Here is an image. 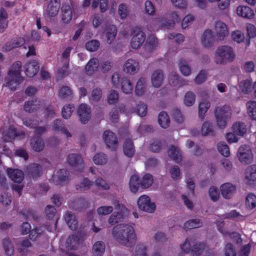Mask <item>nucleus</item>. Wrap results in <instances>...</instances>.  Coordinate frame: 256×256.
I'll list each match as a JSON object with an SVG mask.
<instances>
[{
    "mask_svg": "<svg viewBox=\"0 0 256 256\" xmlns=\"http://www.w3.org/2000/svg\"><path fill=\"white\" fill-rule=\"evenodd\" d=\"M108 4V0H93L92 6L95 8L99 5L100 12H104L107 10Z\"/></svg>",
    "mask_w": 256,
    "mask_h": 256,
    "instance_id": "nucleus-50",
    "label": "nucleus"
},
{
    "mask_svg": "<svg viewBox=\"0 0 256 256\" xmlns=\"http://www.w3.org/2000/svg\"><path fill=\"white\" fill-rule=\"evenodd\" d=\"M30 146L35 152H40L44 148V142L40 136L34 134L30 140Z\"/></svg>",
    "mask_w": 256,
    "mask_h": 256,
    "instance_id": "nucleus-15",
    "label": "nucleus"
},
{
    "mask_svg": "<svg viewBox=\"0 0 256 256\" xmlns=\"http://www.w3.org/2000/svg\"><path fill=\"white\" fill-rule=\"evenodd\" d=\"M80 238L76 234H72L66 240V247L68 250H76L79 245Z\"/></svg>",
    "mask_w": 256,
    "mask_h": 256,
    "instance_id": "nucleus-33",
    "label": "nucleus"
},
{
    "mask_svg": "<svg viewBox=\"0 0 256 256\" xmlns=\"http://www.w3.org/2000/svg\"><path fill=\"white\" fill-rule=\"evenodd\" d=\"M158 122L160 126L164 128H166L170 126V118L166 112H160L158 116Z\"/></svg>",
    "mask_w": 256,
    "mask_h": 256,
    "instance_id": "nucleus-35",
    "label": "nucleus"
},
{
    "mask_svg": "<svg viewBox=\"0 0 256 256\" xmlns=\"http://www.w3.org/2000/svg\"><path fill=\"white\" fill-rule=\"evenodd\" d=\"M170 17L172 19L168 20L164 24V26L168 29L174 27L175 25L176 22H179L180 20V18H179L178 14L176 12H172L170 13Z\"/></svg>",
    "mask_w": 256,
    "mask_h": 256,
    "instance_id": "nucleus-46",
    "label": "nucleus"
},
{
    "mask_svg": "<svg viewBox=\"0 0 256 256\" xmlns=\"http://www.w3.org/2000/svg\"><path fill=\"white\" fill-rule=\"evenodd\" d=\"M53 124V130L56 132H62L66 136V138L72 136L71 134L64 128V124L61 120L56 119L54 121Z\"/></svg>",
    "mask_w": 256,
    "mask_h": 256,
    "instance_id": "nucleus-27",
    "label": "nucleus"
},
{
    "mask_svg": "<svg viewBox=\"0 0 256 256\" xmlns=\"http://www.w3.org/2000/svg\"><path fill=\"white\" fill-rule=\"evenodd\" d=\"M238 156L240 161L244 164H249L252 160V152L250 148L246 145L242 146L240 147Z\"/></svg>",
    "mask_w": 256,
    "mask_h": 256,
    "instance_id": "nucleus-7",
    "label": "nucleus"
},
{
    "mask_svg": "<svg viewBox=\"0 0 256 256\" xmlns=\"http://www.w3.org/2000/svg\"><path fill=\"white\" fill-rule=\"evenodd\" d=\"M77 112L82 124L87 123L90 118V108L86 104H80L78 109Z\"/></svg>",
    "mask_w": 256,
    "mask_h": 256,
    "instance_id": "nucleus-11",
    "label": "nucleus"
},
{
    "mask_svg": "<svg viewBox=\"0 0 256 256\" xmlns=\"http://www.w3.org/2000/svg\"><path fill=\"white\" fill-rule=\"evenodd\" d=\"M67 162L70 166L78 168L80 170L84 167L82 158L78 154H70L67 157Z\"/></svg>",
    "mask_w": 256,
    "mask_h": 256,
    "instance_id": "nucleus-17",
    "label": "nucleus"
},
{
    "mask_svg": "<svg viewBox=\"0 0 256 256\" xmlns=\"http://www.w3.org/2000/svg\"><path fill=\"white\" fill-rule=\"evenodd\" d=\"M57 177L60 184L62 185L67 183L69 180V172L66 169H60L58 172Z\"/></svg>",
    "mask_w": 256,
    "mask_h": 256,
    "instance_id": "nucleus-39",
    "label": "nucleus"
},
{
    "mask_svg": "<svg viewBox=\"0 0 256 256\" xmlns=\"http://www.w3.org/2000/svg\"><path fill=\"white\" fill-rule=\"evenodd\" d=\"M123 219V214L120 212H114L112 213L108 218V223L112 225H114L115 224L121 222Z\"/></svg>",
    "mask_w": 256,
    "mask_h": 256,
    "instance_id": "nucleus-52",
    "label": "nucleus"
},
{
    "mask_svg": "<svg viewBox=\"0 0 256 256\" xmlns=\"http://www.w3.org/2000/svg\"><path fill=\"white\" fill-rule=\"evenodd\" d=\"M235 58V54L232 48L228 46H219L215 54V62L218 64H226Z\"/></svg>",
    "mask_w": 256,
    "mask_h": 256,
    "instance_id": "nucleus-3",
    "label": "nucleus"
},
{
    "mask_svg": "<svg viewBox=\"0 0 256 256\" xmlns=\"http://www.w3.org/2000/svg\"><path fill=\"white\" fill-rule=\"evenodd\" d=\"M168 154L170 158L174 160L176 162H179L182 160V156L180 154V150L174 146H172L168 151Z\"/></svg>",
    "mask_w": 256,
    "mask_h": 256,
    "instance_id": "nucleus-42",
    "label": "nucleus"
},
{
    "mask_svg": "<svg viewBox=\"0 0 256 256\" xmlns=\"http://www.w3.org/2000/svg\"><path fill=\"white\" fill-rule=\"evenodd\" d=\"M132 36L130 44L132 48L136 49L140 48L146 40V34L144 32L141 31L138 28H134L132 32Z\"/></svg>",
    "mask_w": 256,
    "mask_h": 256,
    "instance_id": "nucleus-6",
    "label": "nucleus"
},
{
    "mask_svg": "<svg viewBox=\"0 0 256 256\" xmlns=\"http://www.w3.org/2000/svg\"><path fill=\"white\" fill-rule=\"evenodd\" d=\"M108 160L107 156L104 153H98L93 157L94 163L98 165H102L106 163Z\"/></svg>",
    "mask_w": 256,
    "mask_h": 256,
    "instance_id": "nucleus-54",
    "label": "nucleus"
},
{
    "mask_svg": "<svg viewBox=\"0 0 256 256\" xmlns=\"http://www.w3.org/2000/svg\"><path fill=\"white\" fill-rule=\"evenodd\" d=\"M123 150L125 156L132 158L135 153V149L132 141L130 138L126 139L123 144Z\"/></svg>",
    "mask_w": 256,
    "mask_h": 256,
    "instance_id": "nucleus-24",
    "label": "nucleus"
},
{
    "mask_svg": "<svg viewBox=\"0 0 256 256\" xmlns=\"http://www.w3.org/2000/svg\"><path fill=\"white\" fill-rule=\"evenodd\" d=\"M74 105L68 104V106H64L62 110V117L65 119H68L70 118L74 110Z\"/></svg>",
    "mask_w": 256,
    "mask_h": 256,
    "instance_id": "nucleus-61",
    "label": "nucleus"
},
{
    "mask_svg": "<svg viewBox=\"0 0 256 256\" xmlns=\"http://www.w3.org/2000/svg\"><path fill=\"white\" fill-rule=\"evenodd\" d=\"M25 42V40L22 38H14L6 43L2 46V50L3 52H10L14 48L23 46Z\"/></svg>",
    "mask_w": 256,
    "mask_h": 256,
    "instance_id": "nucleus-12",
    "label": "nucleus"
},
{
    "mask_svg": "<svg viewBox=\"0 0 256 256\" xmlns=\"http://www.w3.org/2000/svg\"><path fill=\"white\" fill-rule=\"evenodd\" d=\"M201 132L203 136L214 135V132L212 123L207 121L205 122L202 126Z\"/></svg>",
    "mask_w": 256,
    "mask_h": 256,
    "instance_id": "nucleus-43",
    "label": "nucleus"
},
{
    "mask_svg": "<svg viewBox=\"0 0 256 256\" xmlns=\"http://www.w3.org/2000/svg\"><path fill=\"white\" fill-rule=\"evenodd\" d=\"M139 69L138 62L132 59H128L124 64V70L130 74H134L137 72Z\"/></svg>",
    "mask_w": 256,
    "mask_h": 256,
    "instance_id": "nucleus-19",
    "label": "nucleus"
},
{
    "mask_svg": "<svg viewBox=\"0 0 256 256\" xmlns=\"http://www.w3.org/2000/svg\"><path fill=\"white\" fill-rule=\"evenodd\" d=\"M39 68L38 64L36 60H30L24 66V72L28 77L32 78L36 75Z\"/></svg>",
    "mask_w": 256,
    "mask_h": 256,
    "instance_id": "nucleus-13",
    "label": "nucleus"
},
{
    "mask_svg": "<svg viewBox=\"0 0 256 256\" xmlns=\"http://www.w3.org/2000/svg\"><path fill=\"white\" fill-rule=\"evenodd\" d=\"M105 244L102 241L96 242L93 245V254L95 256H102L105 250Z\"/></svg>",
    "mask_w": 256,
    "mask_h": 256,
    "instance_id": "nucleus-38",
    "label": "nucleus"
},
{
    "mask_svg": "<svg viewBox=\"0 0 256 256\" xmlns=\"http://www.w3.org/2000/svg\"><path fill=\"white\" fill-rule=\"evenodd\" d=\"M60 6V0H50L46 10L48 14L50 16H56L59 10Z\"/></svg>",
    "mask_w": 256,
    "mask_h": 256,
    "instance_id": "nucleus-22",
    "label": "nucleus"
},
{
    "mask_svg": "<svg viewBox=\"0 0 256 256\" xmlns=\"http://www.w3.org/2000/svg\"><path fill=\"white\" fill-rule=\"evenodd\" d=\"M119 94L118 92L112 90L108 96V102L110 104H114L117 102L118 100Z\"/></svg>",
    "mask_w": 256,
    "mask_h": 256,
    "instance_id": "nucleus-63",
    "label": "nucleus"
},
{
    "mask_svg": "<svg viewBox=\"0 0 256 256\" xmlns=\"http://www.w3.org/2000/svg\"><path fill=\"white\" fill-rule=\"evenodd\" d=\"M112 234L118 242L124 246L132 247L136 242L134 228L128 224H119L114 226L112 228Z\"/></svg>",
    "mask_w": 256,
    "mask_h": 256,
    "instance_id": "nucleus-1",
    "label": "nucleus"
},
{
    "mask_svg": "<svg viewBox=\"0 0 256 256\" xmlns=\"http://www.w3.org/2000/svg\"><path fill=\"white\" fill-rule=\"evenodd\" d=\"M214 114L218 126L224 128L226 125L227 120L231 117V108L228 105L216 107L214 110Z\"/></svg>",
    "mask_w": 256,
    "mask_h": 256,
    "instance_id": "nucleus-4",
    "label": "nucleus"
},
{
    "mask_svg": "<svg viewBox=\"0 0 256 256\" xmlns=\"http://www.w3.org/2000/svg\"><path fill=\"white\" fill-rule=\"evenodd\" d=\"M140 182V186L142 188H148L150 187L154 182L153 176L150 174H145Z\"/></svg>",
    "mask_w": 256,
    "mask_h": 256,
    "instance_id": "nucleus-41",
    "label": "nucleus"
},
{
    "mask_svg": "<svg viewBox=\"0 0 256 256\" xmlns=\"http://www.w3.org/2000/svg\"><path fill=\"white\" fill-rule=\"evenodd\" d=\"M92 182L88 178H84L79 184L76 185V188L80 191L86 190L90 188Z\"/></svg>",
    "mask_w": 256,
    "mask_h": 256,
    "instance_id": "nucleus-57",
    "label": "nucleus"
},
{
    "mask_svg": "<svg viewBox=\"0 0 256 256\" xmlns=\"http://www.w3.org/2000/svg\"><path fill=\"white\" fill-rule=\"evenodd\" d=\"M26 173L30 178L35 179L42 176V168L40 164H32L26 166Z\"/></svg>",
    "mask_w": 256,
    "mask_h": 256,
    "instance_id": "nucleus-10",
    "label": "nucleus"
},
{
    "mask_svg": "<svg viewBox=\"0 0 256 256\" xmlns=\"http://www.w3.org/2000/svg\"><path fill=\"white\" fill-rule=\"evenodd\" d=\"M121 89L123 92L126 94L132 92L134 88V85L130 79L126 77H123L120 81Z\"/></svg>",
    "mask_w": 256,
    "mask_h": 256,
    "instance_id": "nucleus-32",
    "label": "nucleus"
},
{
    "mask_svg": "<svg viewBox=\"0 0 256 256\" xmlns=\"http://www.w3.org/2000/svg\"><path fill=\"white\" fill-rule=\"evenodd\" d=\"M248 112L252 119L256 120V102L250 101L246 104Z\"/></svg>",
    "mask_w": 256,
    "mask_h": 256,
    "instance_id": "nucleus-49",
    "label": "nucleus"
},
{
    "mask_svg": "<svg viewBox=\"0 0 256 256\" xmlns=\"http://www.w3.org/2000/svg\"><path fill=\"white\" fill-rule=\"evenodd\" d=\"M240 86L243 92L248 94L251 90L252 82L248 79L245 80L240 82Z\"/></svg>",
    "mask_w": 256,
    "mask_h": 256,
    "instance_id": "nucleus-64",
    "label": "nucleus"
},
{
    "mask_svg": "<svg viewBox=\"0 0 256 256\" xmlns=\"http://www.w3.org/2000/svg\"><path fill=\"white\" fill-rule=\"evenodd\" d=\"M24 136L25 133L24 131L18 132L14 126L10 125L9 126L8 129L4 132L3 138L5 142H10L16 137H24Z\"/></svg>",
    "mask_w": 256,
    "mask_h": 256,
    "instance_id": "nucleus-9",
    "label": "nucleus"
},
{
    "mask_svg": "<svg viewBox=\"0 0 256 256\" xmlns=\"http://www.w3.org/2000/svg\"><path fill=\"white\" fill-rule=\"evenodd\" d=\"M72 92L68 86H63L59 90V96L63 99L70 100L72 98Z\"/></svg>",
    "mask_w": 256,
    "mask_h": 256,
    "instance_id": "nucleus-45",
    "label": "nucleus"
},
{
    "mask_svg": "<svg viewBox=\"0 0 256 256\" xmlns=\"http://www.w3.org/2000/svg\"><path fill=\"white\" fill-rule=\"evenodd\" d=\"M31 246V242L28 239L23 240L19 244L18 252L22 255H25L27 253V248Z\"/></svg>",
    "mask_w": 256,
    "mask_h": 256,
    "instance_id": "nucleus-53",
    "label": "nucleus"
},
{
    "mask_svg": "<svg viewBox=\"0 0 256 256\" xmlns=\"http://www.w3.org/2000/svg\"><path fill=\"white\" fill-rule=\"evenodd\" d=\"M215 31L216 36L220 40H223L228 33L227 26L226 24L221 21H218L216 22Z\"/></svg>",
    "mask_w": 256,
    "mask_h": 256,
    "instance_id": "nucleus-16",
    "label": "nucleus"
},
{
    "mask_svg": "<svg viewBox=\"0 0 256 256\" xmlns=\"http://www.w3.org/2000/svg\"><path fill=\"white\" fill-rule=\"evenodd\" d=\"M214 42V38L212 32L210 29L206 30L202 38V44L205 48L211 47Z\"/></svg>",
    "mask_w": 256,
    "mask_h": 256,
    "instance_id": "nucleus-18",
    "label": "nucleus"
},
{
    "mask_svg": "<svg viewBox=\"0 0 256 256\" xmlns=\"http://www.w3.org/2000/svg\"><path fill=\"white\" fill-rule=\"evenodd\" d=\"M236 12L238 16L248 19H252L254 16V10L248 6H238L236 8Z\"/></svg>",
    "mask_w": 256,
    "mask_h": 256,
    "instance_id": "nucleus-20",
    "label": "nucleus"
},
{
    "mask_svg": "<svg viewBox=\"0 0 256 256\" xmlns=\"http://www.w3.org/2000/svg\"><path fill=\"white\" fill-rule=\"evenodd\" d=\"M118 14L121 19H125L128 16V10L126 5L124 4H120L118 6Z\"/></svg>",
    "mask_w": 256,
    "mask_h": 256,
    "instance_id": "nucleus-60",
    "label": "nucleus"
},
{
    "mask_svg": "<svg viewBox=\"0 0 256 256\" xmlns=\"http://www.w3.org/2000/svg\"><path fill=\"white\" fill-rule=\"evenodd\" d=\"M206 245L204 242L196 243L191 248V251L194 256H200L204 250Z\"/></svg>",
    "mask_w": 256,
    "mask_h": 256,
    "instance_id": "nucleus-48",
    "label": "nucleus"
},
{
    "mask_svg": "<svg viewBox=\"0 0 256 256\" xmlns=\"http://www.w3.org/2000/svg\"><path fill=\"white\" fill-rule=\"evenodd\" d=\"M246 204L247 208L252 210L256 207V196L252 193L249 194L246 200Z\"/></svg>",
    "mask_w": 256,
    "mask_h": 256,
    "instance_id": "nucleus-55",
    "label": "nucleus"
},
{
    "mask_svg": "<svg viewBox=\"0 0 256 256\" xmlns=\"http://www.w3.org/2000/svg\"><path fill=\"white\" fill-rule=\"evenodd\" d=\"M104 141L108 148L112 150H116L118 142L116 136L110 130H106L102 135Z\"/></svg>",
    "mask_w": 256,
    "mask_h": 256,
    "instance_id": "nucleus-8",
    "label": "nucleus"
},
{
    "mask_svg": "<svg viewBox=\"0 0 256 256\" xmlns=\"http://www.w3.org/2000/svg\"><path fill=\"white\" fill-rule=\"evenodd\" d=\"M62 20L65 24L69 23L72 20V14L71 7L68 4L62 5L61 8Z\"/></svg>",
    "mask_w": 256,
    "mask_h": 256,
    "instance_id": "nucleus-29",
    "label": "nucleus"
},
{
    "mask_svg": "<svg viewBox=\"0 0 256 256\" xmlns=\"http://www.w3.org/2000/svg\"><path fill=\"white\" fill-rule=\"evenodd\" d=\"M147 248L142 244H138L136 248V253L134 256H147Z\"/></svg>",
    "mask_w": 256,
    "mask_h": 256,
    "instance_id": "nucleus-62",
    "label": "nucleus"
},
{
    "mask_svg": "<svg viewBox=\"0 0 256 256\" xmlns=\"http://www.w3.org/2000/svg\"><path fill=\"white\" fill-rule=\"evenodd\" d=\"M65 220L69 227L72 230H76L77 229L78 220L75 215L73 214L70 212H66L64 215Z\"/></svg>",
    "mask_w": 256,
    "mask_h": 256,
    "instance_id": "nucleus-26",
    "label": "nucleus"
},
{
    "mask_svg": "<svg viewBox=\"0 0 256 256\" xmlns=\"http://www.w3.org/2000/svg\"><path fill=\"white\" fill-rule=\"evenodd\" d=\"M210 102L208 101H203L200 103L198 106V116L201 120L204 118L205 114L210 108Z\"/></svg>",
    "mask_w": 256,
    "mask_h": 256,
    "instance_id": "nucleus-44",
    "label": "nucleus"
},
{
    "mask_svg": "<svg viewBox=\"0 0 256 256\" xmlns=\"http://www.w3.org/2000/svg\"><path fill=\"white\" fill-rule=\"evenodd\" d=\"M232 132L237 136H242L247 132L246 126L243 122H236L232 126Z\"/></svg>",
    "mask_w": 256,
    "mask_h": 256,
    "instance_id": "nucleus-30",
    "label": "nucleus"
},
{
    "mask_svg": "<svg viewBox=\"0 0 256 256\" xmlns=\"http://www.w3.org/2000/svg\"><path fill=\"white\" fill-rule=\"evenodd\" d=\"M117 28L114 24L110 25L106 29V42L110 44L115 39L117 34Z\"/></svg>",
    "mask_w": 256,
    "mask_h": 256,
    "instance_id": "nucleus-31",
    "label": "nucleus"
},
{
    "mask_svg": "<svg viewBox=\"0 0 256 256\" xmlns=\"http://www.w3.org/2000/svg\"><path fill=\"white\" fill-rule=\"evenodd\" d=\"M236 190V186L230 183L224 184L220 186L222 194V196L226 199L230 198L232 195L235 192Z\"/></svg>",
    "mask_w": 256,
    "mask_h": 256,
    "instance_id": "nucleus-21",
    "label": "nucleus"
},
{
    "mask_svg": "<svg viewBox=\"0 0 256 256\" xmlns=\"http://www.w3.org/2000/svg\"><path fill=\"white\" fill-rule=\"evenodd\" d=\"M40 102L36 98H32V100L26 102L24 109L26 112L30 113L36 111L40 108Z\"/></svg>",
    "mask_w": 256,
    "mask_h": 256,
    "instance_id": "nucleus-25",
    "label": "nucleus"
},
{
    "mask_svg": "<svg viewBox=\"0 0 256 256\" xmlns=\"http://www.w3.org/2000/svg\"><path fill=\"white\" fill-rule=\"evenodd\" d=\"M217 148L219 152L225 157L230 156V152L228 146L224 142H220L217 144Z\"/></svg>",
    "mask_w": 256,
    "mask_h": 256,
    "instance_id": "nucleus-51",
    "label": "nucleus"
},
{
    "mask_svg": "<svg viewBox=\"0 0 256 256\" xmlns=\"http://www.w3.org/2000/svg\"><path fill=\"white\" fill-rule=\"evenodd\" d=\"M245 178L248 181H256V164L248 166L245 170Z\"/></svg>",
    "mask_w": 256,
    "mask_h": 256,
    "instance_id": "nucleus-34",
    "label": "nucleus"
},
{
    "mask_svg": "<svg viewBox=\"0 0 256 256\" xmlns=\"http://www.w3.org/2000/svg\"><path fill=\"white\" fill-rule=\"evenodd\" d=\"M100 46L98 40H92L86 42L85 46L86 49L90 52L96 51Z\"/></svg>",
    "mask_w": 256,
    "mask_h": 256,
    "instance_id": "nucleus-58",
    "label": "nucleus"
},
{
    "mask_svg": "<svg viewBox=\"0 0 256 256\" xmlns=\"http://www.w3.org/2000/svg\"><path fill=\"white\" fill-rule=\"evenodd\" d=\"M137 204L139 208L144 212L152 213L156 210L154 202H152L150 197L146 195L140 196L138 200Z\"/></svg>",
    "mask_w": 256,
    "mask_h": 256,
    "instance_id": "nucleus-5",
    "label": "nucleus"
},
{
    "mask_svg": "<svg viewBox=\"0 0 256 256\" xmlns=\"http://www.w3.org/2000/svg\"><path fill=\"white\" fill-rule=\"evenodd\" d=\"M180 70L182 74L187 76L191 72L190 68L187 64V62L184 60H180L179 62Z\"/></svg>",
    "mask_w": 256,
    "mask_h": 256,
    "instance_id": "nucleus-56",
    "label": "nucleus"
},
{
    "mask_svg": "<svg viewBox=\"0 0 256 256\" xmlns=\"http://www.w3.org/2000/svg\"><path fill=\"white\" fill-rule=\"evenodd\" d=\"M202 226V222L199 218L190 220L186 222L184 224V228L188 230L200 228Z\"/></svg>",
    "mask_w": 256,
    "mask_h": 256,
    "instance_id": "nucleus-36",
    "label": "nucleus"
},
{
    "mask_svg": "<svg viewBox=\"0 0 256 256\" xmlns=\"http://www.w3.org/2000/svg\"><path fill=\"white\" fill-rule=\"evenodd\" d=\"M22 62H15L10 67L8 72V78L6 79V87L15 90L16 86L24 80L21 76Z\"/></svg>",
    "mask_w": 256,
    "mask_h": 256,
    "instance_id": "nucleus-2",
    "label": "nucleus"
},
{
    "mask_svg": "<svg viewBox=\"0 0 256 256\" xmlns=\"http://www.w3.org/2000/svg\"><path fill=\"white\" fill-rule=\"evenodd\" d=\"M163 72L161 70H155L152 75V83L155 88H159L161 86L163 80Z\"/></svg>",
    "mask_w": 256,
    "mask_h": 256,
    "instance_id": "nucleus-28",
    "label": "nucleus"
},
{
    "mask_svg": "<svg viewBox=\"0 0 256 256\" xmlns=\"http://www.w3.org/2000/svg\"><path fill=\"white\" fill-rule=\"evenodd\" d=\"M196 96L194 92H188L186 93L184 98V103L186 106H192L195 102Z\"/></svg>",
    "mask_w": 256,
    "mask_h": 256,
    "instance_id": "nucleus-59",
    "label": "nucleus"
},
{
    "mask_svg": "<svg viewBox=\"0 0 256 256\" xmlns=\"http://www.w3.org/2000/svg\"><path fill=\"white\" fill-rule=\"evenodd\" d=\"M129 186L132 192L136 193L138 192L139 186H140V182L137 175H132L130 176Z\"/></svg>",
    "mask_w": 256,
    "mask_h": 256,
    "instance_id": "nucleus-37",
    "label": "nucleus"
},
{
    "mask_svg": "<svg viewBox=\"0 0 256 256\" xmlns=\"http://www.w3.org/2000/svg\"><path fill=\"white\" fill-rule=\"evenodd\" d=\"M100 66L98 58H93L90 59L85 66L86 73L88 75H92L96 71Z\"/></svg>",
    "mask_w": 256,
    "mask_h": 256,
    "instance_id": "nucleus-23",
    "label": "nucleus"
},
{
    "mask_svg": "<svg viewBox=\"0 0 256 256\" xmlns=\"http://www.w3.org/2000/svg\"><path fill=\"white\" fill-rule=\"evenodd\" d=\"M6 171L8 176L14 182L20 184L24 180V174L22 170L8 168Z\"/></svg>",
    "mask_w": 256,
    "mask_h": 256,
    "instance_id": "nucleus-14",
    "label": "nucleus"
},
{
    "mask_svg": "<svg viewBox=\"0 0 256 256\" xmlns=\"http://www.w3.org/2000/svg\"><path fill=\"white\" fill-rule=\"evenodd\" d=\"M2 246L6 254L11 256L14 252V247L8 238H6L2 240Z\"/></svg>",
    "mask_w": 256,
    "mask_h": 256,
    "instance_id": "nucleus-40",
    "label": "nucleus"
},
{
    "mask_svg": "<svg viewBox=\"0 0 256 256\" xmlns=\"http://www.w3.org/2000/svg\"><path fill=\"white\" fill-rule=\"evenodd\" d=\"M145 79L144 78H140L138 80L136 87L135 93L138 96H142L145 90Z\"/></svg>",
    "mask_w": 256,
    "mask_h": 256,
    "instance_id": "nucleus-47",
    "label": "nucleus"
}]
</instances>
